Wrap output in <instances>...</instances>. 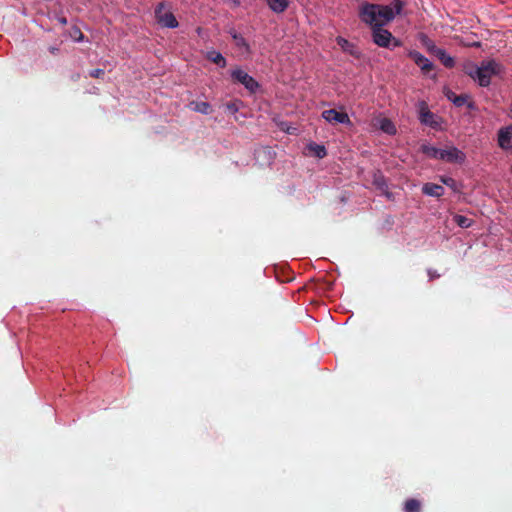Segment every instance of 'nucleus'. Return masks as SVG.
Here are the masks:
<instances>
[{"label":"nucleus","instance_id":"cd10ccee","mask_svg":"<svg viewBox=\"0 0 512 512\" xmlns=\"http://www.w3.org/2000/svg\"><path fill=\"white\" fill-rule=\"evenodd\" d=\"M423 44L425 45V47L427 48L428 52L431 53L432 55H434L436 53L437 50H439L440 48L437 47L434 42L428 38H425L423 40Z\"/></svg>","mask_w":512,"mask_h":512},{"label":"nucleus","instance_id":"f704fd0d","mask_svg":"<svg viewBox=\"0 0 512 512\" xmlns=\"http://www.w3.org/2000/svg\"><path fill=\"white\" fill-rule=\"evenodd\" d=\"M58 22L64 26L67 24V19L65 17H59Z\"/></svg>","mask_w":512,"mask_h":512},{"label":"nucleus","instance_id":"2f4dec72","mask_svg":"<svg viewBox=\"0 0 512 512\" xmlns=\"http://www.w3.org/2000/svg\"><path fill=\"white\" fill-rule=\"evenodd\" d=\"M228 33L230 34V36L232 37L233 40H234V36L239 35V33L234 28L229 29Z\"/></svg>","mask_w":512,"mask_h":512},{"label":"nucleus","instance_id":"a878e982","mask_svg":"<svg viewBox=\"0 0 512 512\" xmlns=\"http://www.w3.org/2000/svg\"><path fill=\"white\" fill-rule=\"evenodd\" d=\"M448 98L450 100H452V102L457 106V107H461L463 106L467 99H468V96L467 95H464V94H461V95H455L454 93H451V95H448Z\"/></svg>","mask_w":512,"mask_h":512},{"label":"nucleus","instance_id":"72a5a7b5","mask_svg":"<svg viewBox=\"0 0 512 512\" xmlns=\"http://www.w3.org/2000/svg\"><path fill=\"white\" fill-rule=\"evenodd\" d=\"M49 52L52 54H57L59 52V49L57 47L51 46L49 47Z\"/></svg>","mask_w":512,"mask_h":512},{"label":"nucleus","instance_id":"c85d7f7f","mask_svg":"<svg viewBox=\"0 0 512 512\" xmlns=\"http://www.w3.org/2000/svg\"><path fill=\"white\" fill-rule=\"evenodd\" d=\"M71 36L75 39V41H78V42L82 41L84 38L83 33L81 32V30L78 27L72 28Z\"/></svg>","mask_w":512,"mask_h":512},{"label":"nucleus","instance_id":"b1692460","mask_svg":"<svg viewBox=\"0 0 512 512\" xmlns=\"http://www.w3.org/2000/svg\"><path fill=\"white\" fill-rule=\"evenodd\" d=\"M453 220L461 228H469L473 223L471 219L459 214L455 215Z\"/></svg>","mask_w":512,"mask_h":512},{"label":"nucleus","instance_id":"393cba45","mask_svg":"<svg viewBox=\"0 0 512 512\" xmlns=\"http://www.w3.org/2000/svg\"><path fill=\"white\" fill-rule=\"evenodd\" d=\"M242 105V101L233 100L224 104L225 110L231 114H236Z\"/></svg>","mask_w":512,"mask_h":512},{"label":"nucleus","instance_id":"c9c22d12","mask_svg":"<svg viewBox=\"0 0 512 512\" xmlns=\"http://www.w3.org/2000/svg\"><path fill=\"white\" fill-rule=\"evenodd\" d=\"M510 117L512 118V106L510 108Z\"/></svg>","mask_w":512,"mask_h":512},{"label":"nucleus","instance_id":"39448f33","mask_svg":"<svg viewBox=\"0 0 512 512\" xmlns=\"http://www.w3.org/2000/svg\"><path fill=\"white\" fill-rule=\"evenodd\" d=\"M165 3L160 2L155 8V18L162 27L176 28L179 23L172 12H163Z\"/></svg>","mask_w":512,"mask_h":512},{"label":"nucleus","instance_id":"4468645a","mask_svg":"<svg viewBox=\"0 0 512 512\" xmlns=\"http://www.w3.org/2000/svg\"><path fill=\"white\" fill-rule=\"evenodd\" d=\"M266 2L269 8L275 13L284 12L289 5L288 0H266Z\"/></svg>","mask_w":512,"mask_h":512},{"label":"nucleus","instance_id":"6ab92c4d","mask_svg":"<svg viewBox=\"0 0 512 512\" xmlns=\"http://www.w3.org/2000/svg\"><path fill=\"white\" fill-rule=\"evenodd\" d=\"M512 138L508 135L506 130L498 131V144L502 149H509L512 147L511 145Z\"/></svg>","mask_w":512,"mask_h":512},{"label":"nucleus","instance_id":"9d476101","mask_svg":"<svg viewBox=\"0 0 512 512\" xmlns=\"http://www.w3.org/2000/svg\"><path fill=\"white\" fill-rule=\"evenodd\" d=\"M372 184L378 189L381 193L387 196V198H391L392 194L388 191V184L384 175L380 172H374L372 178Z\"/></svg>","mask_w":512,"mask_h":512},{"label":"nucleus","instance_id":"f03ea898","mask_svg":"<svg viewBox=\"0 0 512 512\" xmlns=\"http://www.w3.org/2000/svg\"><path fill=\"white\" fill-rule=\"evenodd\" d=\"M502 72L503 66L494 59L483 61L479 66L475 81H477L481 87H487L490 85L491 77L499 75Z\"/></svg>","mask_w":512,"mask_h":512},{"label":"nucleus","instance_id":"7ed1b4c3","mask_svg":"<svg viewBox=\"0 0 512 512\" xmlns=\"http://www.w3.org/2000/svg\"><path fill=\"white\" fill-rule=\"evenodd\" d=\"M373 42L379 47L390 48L401 46V41L396 39L391 32L383 27H375L372 29Z\"/></svg>","mask_w":512,"mask_h":512},{"label":"nucleus","instance_id":"4be33fe9","mask_svg":"<svg viewBox=\"0 0 512 512\" xmlns=\"http://www.w3.org/2000/svg\"><path fill=\"white\" fill-rule=\"evenodd\" d=\"M479 66L472 62H467L463 65V72L470 76L473 80H475L476 74L478 72Z\"/></svg>","mask_w":512,"mask_h":512},{"label":"nucleus","instance_id":"ddd939ff","mask_svg":"<svg viewBox=\"0 0 512 512\" xmlns=\"http://www.w3.org/2000/svg\"><path fill=\"white\" fill-rule=\"evenodd\" d=\"M434 56H436L446 68H453L455 65L454 58L448 55L444 49L440 48L437 50Z\"/></svg>","mask_w":512,"mask_h":512},{"label":"nucleus","instance_id":"7c9ffc66","mask_svg":"<svg viewBox=\"0 0 512 512\" xmlns=\"http://www.w3.org/2000/svg\"><path fill=\"white\" fill-rule=\"evenodd\" d=\"M427 274H428L430 281H433L440 277V274L436 270H433V269H428Z\"/></svg>","mask_w":512,"mask_h":512},{"label":"nucleus","instance_id":"412c9836","mask_svg":"<svg viewBox=\"0 0 512 512\" xmlns=\"http://www.w3.org/2000/svg\"><path fill=\"white\" fill-rule=\"evenodd\" d=\"M233 41L237 48L243 50L245 53H250V46L241 34L234 36Z\"/></svg>","mask_w":512,"mask_h":512},{"label":"nucleus","instance_id":"f8f14e48","mask_svg":"<svg viewBox=\"0 0 512 512\" xmlns=\"http://www.w3.org/2000/svg\"><path fill=\"white\" fill-rule=\"evenodd\" d=\"M435 118V115L429 111L426 107H422L420 109V121L421 123L425 124V125H429L431 127H436L437 126V122L434 120Z\"/></svg>","mask_w":512,"mask_h":512},{"label":"nucleus","instance_id":"c756f323","mask_svg":"<svg viewBox=\"0 0 512 512\" xmlns=\"http://www.w3.org/2000/svg\"><path fill=\"white\" fill-rule=\"evenodd\" d=\"M105 74L104 70L103 69H94V70H91L89 75L93 78H101L103 75Z\"/></svg>","mask_w":512,"mask_h":512},{"label":"nucleus","instance_id":"20e7f679","mask_svg":"<svg viewBox=\"0 0 512 512\" xmlns=\"http://www.w3.org/2000/svg\"><path fill=\"white\" fill-rule=\"evenodd\" d=\"M231 78L234 82L242 84L250 93H255L259 88L258 82L241 68L232 70Z\"/></svg>","mask_w":512,"mask_h":512},{"label":"nucleus","instance_id":"2eb2a0df","mask_svg":"<svg viewBox=\"0 0 512 512\" xmlns=\"http://www.w3.org/2000/svg\"><path fill=\"white\" fill-rule=\"evenodd\" d=\"M307 149L310 153H312L315 157L322 159L327 155V151L325 146L317 144L315 142H311L307 145Z\"/></svg>","mask_w":512,"mask_h":512},{"label":"nucleus","instance_id":"f3484780","mask_svg":"<svg viewBox=\"0 0 512 512\" xmlns=\"http://www.w3.org/2000/svg\"><path fill=\"white\" fill-rule=\"evenodd\" d=\"M379 127L383 132L389 135H394L397 131L394 123L388 118L380 119Z\"/></svg>","mask_w":512,"mask_h":512},{"label":"nucleus","instance_id":"9b49d317","mask_svg":"<svg viewBox=\"0 0 512 512\" xmlns=\"http://www.w3.org/2000/svg\"><path fill=\"white\" fill-rule=\"evenodd\" d=\"M422 192L425 195L439 198L444 194V188L435 183H426L422 187Z\"/></svg>","mask_w":512,"mask_h":512},{"label":"nucleus","instance_id":"6e6552de","mask_svg":"<svg viewBox=\"0 0 512 512\" xmlns=\"http://www.w3.org/2000/svg\"><path fill=\"white\" fill-rule=\"evenodd\" d=\"M408 56L420 67L423 73H429L433 69V63L420 52L412 50L408 53Z\"/></svg>","mask_w":512,"mask_h":512},{"label":"nucleus","instance_id":"a211bd4d","mask_svg":"<svg viewBox=\"0 0 512 512\" xmlns=\"http://www.w3.org/2000/svg\"><path fill=\"white\" fill-rule=\"evenodd\" d=\"M421 151L429 158L440 160L441 148H436L428 144H423L421 146Z\"/></svg>","mask_w":512,"mask_h":512},{"label":"nucleus","instance_id":"0eeeda50","mask_svg":"<svg viewBox=\"0 0 512 512\" xmlns=\"http://www.w3.org/2000/svg\"><path fill=\"white\" fill-rule=\"evenodd\" d=\"M322 117L330 124L351 125V120L346 112H340L336 109H328L322 112Z\"/></svg>","mask_w":512,"mask_h":512},{"label":"nucleus","instance_id":"dca6fc26","mask_svg":"<svg viewBox=\"0 0 512 512\" xmlns=\"http://www.w3.org/2000/svg\"><path fill=\"white\" fill-rule=\"evenodd\" d=\"M207 59L221 68H224L226 66V59L220 52H217L215 50L209 51L207 53Z\"/></svg>","mask_w":512,"mask_h":512},{"label":"nucleus","instance_id":"473e14b6","mask_svg":"<svg viewBox=\"0 0 512 512\" xmlns=\"http://www.w3.org/2000/svg\"><path fill=\"white\" fill-rule=\"evenodd\" d=\"M501 130H506V132H508V135L512 138V125L503 127V128H501Z\"/></svg>","mask_w":512,"mask_h":512},{"label":"nucleus","instance_id":"423d86ee","mask_svg":"<svg viewBox=\"0 0 512 512\" xmlns=\"http://www.w3.org/2000/svg\"><path fill=\"white\" fill-rule=\"evenodd\" d=\"M466 159V155L457 147L449 146L441 149L440 160L448 163L462 164Z\"/></svg>","mask_w":512,"mask_h":512},{"label":"nucleus","instance_id":"bb28decb","mask_svg":"<svg viewBox=\"0 0 512 512\" xmlns=\"http://www.w3.org/2000/svg\"><path fill=\"white\" fill-rule=\"evenodd\" d=\"M440 180L443 184L450 187L453 191H458V184L455 179L447 176H441Z\"/></svg>","mask_w":512,"mask_h":512},{"label":"nucleus","instance_id":"1a4fd4ad","mask_svg":"<svg viewBox=\"0 0 512 512\" xmlns=\"http://www.w3.org/2000/svg\"><path fill=\"white\" fill-rule=\"evenodd\" d=\"M336 42L341 47L343 52L348 53L349 55L353 56L356 59H359L361 57V51L352 42L348 41L347 39L341 36H338L336 38Z\"/></svg>","mask_w":512,"mask_h":512},{"label":"nucleus","instance_id":"f257e3e1","mask_svg":"<svg viewBox=\"0 0 512 512\" xmlns=\"http://www.w3.org/2000/svg\"><path fill=\"white\" fill-rule=\"evenodd\" d=\"M402 0H392L389 5L374 3H363L359 8V18L372 29L383 27L391 22L395 15L400 14L403 9Z\"/></svg>","mask_w":512,"mask_h":512},{"label":"nucleus","instance_id":"aec40b11","mask_svg":"<svg viewBox=\"0 0 512 512\" xmlns=\"http://www.w3.org/2000/svg\"><path fill=\"white\" fill-rule=\"evenodd\" d=\"M405 512H420L421 503L419 500L411 498L406 500L404 505Z\"/></svg>","mask_w":512,"mask_h":512},{"label":"nucleus","instance_id":"5701e85b","mask_svg":"<svg viewBox=\"0 0 512 512\" xmlns=\"http://www.w3.org/2000/svg\"><path fill=\"white\" fill-rule=\"evenodd\" d=\"M193 110L202 114H209L211 112V106L208 102H193Z\"/></svg>","mask_w":512,"mask_h":512}]
</instances>
